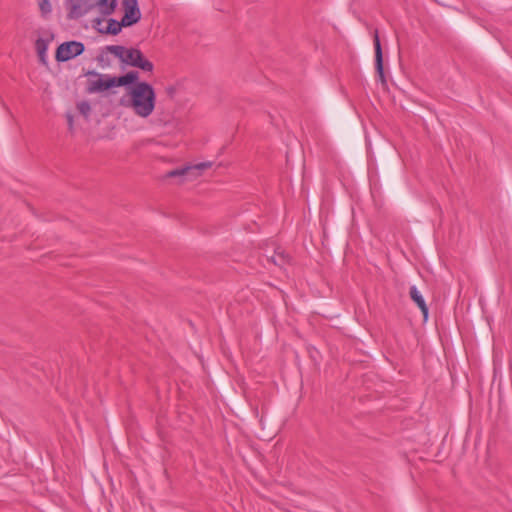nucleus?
<instances>
[{"instance_id":"nucleus-8","label":"nucleus","mask_w":512,"mask_h":512,"mask_svg":"<svg viewBox=\"0 0 512 512\" xmlns=\"http://www.w3.org/2000/svg\"><path fill=\"white\" fill-rule=\"evenodd\" d=\"M373 43H374V50H375V68H376V71L379 74L381 80L384 81L383 54H382V48H381L378 30L374 31Z\"/></svg>"},{"instance_id":"nucleus-10","label":"nucleus","mask_w":512,"mask_h":512,"mask_svg":"<svg viewBox=\"0 0 512 512\" xmlns=\"http://www.w3.org/2000/svg\"><path fill=\"white\" fill-rule=\"evenodd\" d=\"M117 0H94V9L103 16L111 15L116 8Z\"/></svg>"},{"instance_id":"nucleus-6","label":"nucleus","mask_w":512,"mask_h":512,"mask_svg":"<svg viewBox=\"0 0 512 512\" xmlns=\"http://www.w3.org/2000/svg\"><path fill=\"white\" fill-rule=\"evenodd\" d=\"M122 5L124 9V15L121 19L122 24L125 27L136 24L141 18L137 0H123Z\"/></svg>"},{"instance_id":"nucleus-15","label":"nucleus","mask_w":512,"mask_h":512,"mask_svg":"<svg viewBox=\"0 0 512 512\" xmlns=\"http://www.w3.org/2000/svg\"><path fill=\"white\" fill-rule=\"evenodd\" d=\"M35 48H36V51L38 53L40 60L42 62H45L46 51L48 48L47 42L44 39L39 38L36 40Z\"/></svg>"},{"instance_id":"nucleus-18","label":"nucleus","mask_w":512,"mask_h":512,"mask_svg":"<svg viewBox=\"0 0 512 512\" xmlns=\"http://www.w3.org/2000/svg\"><path fill=\"white\" fill-rule=\"evenodd\" d=\"M66 118H67V122L69 125V129L72 130L73 129V116L70 113H68L66 115Z\"/></svg>"},{"instance_id":"nucleus-17","label":"nucleus","mask_w":512,"mask_h":512,"mask_svg":"<svg viewBox=\"0 0 512 512\" xmlns=\"http://www.w3.org/2000/svg\"><path fill=\"white\" fill-rule=\"evenodd\" d=\"M78 110L81 114L87 116L90 113L91 107L88 102H81L78 104Z\"/></svg>"},{"instance_id":"nucleus-14","label":"nucleus","mask_w":512,"mask_h":512,"mask_svg":"<svg viewBox=\"0 0 512 512\" xmlns=\"http://www.w3.org/2000/svg\"><path fill=\"white\" fill-rule=\"evenodd\" d=\"M156 126H170L172 124V116L170 113L160 112L153 120Z\"/></svg>"},{"instance_id":"nucleus-7","label":"nucleus","mask_w":512,"mask_h":512,"mask_svg":"<svg viewBox=\"0 0 512 512\" xmlns=\"http://www.w3.org/2000/svg\"><path fill=\"white\" fill-rule=\"evenodd\" d=\"M91 75L97 76L98 78L90 82V92H102L110 88L116 87L115 77L108 75H99L95 72H90Z\"/></svg>"},{"instance_id":"nucleus-12","label":"nucleus","mask_w":512,"mask_h":512,"mask_svg":"<svg viewBox=\"0 0 512 512\" xmlns=\"http://www.w3.org/2000/svg\"><path fill=\"white\" fill-rule=\"evenodd\" d=\"M122 27H125L121 21H117L113 18L108 20V25L105 29H99V32L110 35H117L121 32Z\"/></svg>"},{"instance_id":"nucleus-3","label":"nucleus","mask_w":512,"mask_h":512,"mask_svg":"<svg viewBox=\"0 0 512 512\" xmlns=\"http://www.w3.org/2000/svg\"><path fill=\"white\" fill-rule=\"evenodd\" d=\"M85 50L84 44L79 41H68L60 44L57 48L55 58L58 62L69 61Z\"/></svg>"},{"instance_id":"nucleus-1","label":"nucleus","mask_w":512,"mask_h":512,"mask_svg":"<svg viewBox=\"0 0 512 512\" xmlns=\"http://www.w3.org/2000/svg\"><path fill=\"white\" fill-rule=\"evenodd\" d=\"M123 107L143 119L150 117L156 107V93L151 84L138 82L127 88L126 95L120 99Z\"/></svg>"},{"instance_id":"nucleus-2","label":"nucleus","mask_w":512,"mask_h":512,"mask_svg":"<svg viewBox=\"0 0 512 512\" xmlns=\"http://www.w3.org/2000/svg\"><path fill=\"white\" fill-rule=\"evenodd\" d=\"M105 50L118 58L121 63L139 68L145 72H152L154 65L143 56V53L137 48H126L121 45H109Z\"/></svg>"},{"instance_id":"nucleus-5","label":"nucleus","mask_w":512,"mask_h":512,"mask_svg":"<svg viewBox=\"0 0 512 512\" xmlns=\"http://www.w3.org/2000/svg\"><path fill=\"white\" fill-rule=\"evenodd\" d=\"M68 17L78 19L94 10V0H67Z\"/></svg>"},{"instance_id":"nucleus-4","label":"nucleus","mask_w":512,"mask_h":512,"mask_svg":"<svg viewBox=\"0 0 512 512\" xmlns=\"http://www.w3.org/2000/svg\"><path fill=\"white\" fill-rule=\"evenodd\" d=\"M211 166V162H201L195 165H189L182 168L171 170L166 174V177H186L189 179H194L200 176L202 171L210 168Z\"/></svg>"},{"instance_id":"nucleus-11","label":"nucleus","mask_w":512,"mask_h":512,"mask_svg":"<svg viewBox=\"0 0 512 512\" xmlns=\"http://www.w3.org/2000/svg\"><path fill=\"white\" fill-rule=\"evenodd\" d=\"M139 73L136 71H130L123 76L115 77V83L117 86H127L130 84L135 85L138 83Z\"/></svg>"},{"instance_id":"nucleus-13","label":"nucleus","mask_w":512,"mask_h":512,"mask_svg":"<svg viewBox=\"0 0 512 512\" xmlns=\"http://www.w3.org/2000/svg\"><path fill=\"white\" fill-rule=\"evenodd\" d=\"M267 261L272 262L274 265L282 267L289 262V255L285 254L284 251L275 250L272 256H267Z\"/></svg>"},{"instance_id":"nucleus-16","label":"nucleus","mask_w":512,"mask_h":512,"mask_svg":"<svg viewBox=\"0 0 512 512\" xmlns=\"http://www.w3.org/2000/svg\"><path fill=\"white\" fill-rule=\"evenodd\" d=\"M38 5L42 16H46L51 13L52 7L49 0H39Z\"/></svg>"},{"instance_id":"nucleus-9","label":"nucleus","mask_w":512,"mask_h":512,"mask_svg":"<svg viewBox=\"0 0 512 512\" xmlns=\"http://www.w3.org/2000/svg\"><path fill=\"white\" fill-rule=\"evenodd\" d=\"M410 298L417 304L423 314V318L426 321L428 319L429 309L428 306L416 286H411L409 289Z\"/></svg>"}]
</instances>
